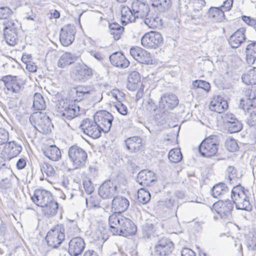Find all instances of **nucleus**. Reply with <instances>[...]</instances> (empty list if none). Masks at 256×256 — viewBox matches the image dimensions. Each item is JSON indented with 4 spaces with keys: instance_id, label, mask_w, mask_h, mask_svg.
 Instances as JSON below:
<instances>
[{
    "instance_id": "f257e3e1",
    "label": "nucleus",
    "mask_w": 256,
    "mask_h": 256,
    "mask_svg": "<svg viewBox=\"0 0 256 256\" xmlns=\"http://www.w3.org/2000/svg\"><path fill=\"white\" fill-rule=\"evenodd\" d=\"M121 14L122 21L126 23L135 22L137 18L144 20V24L149 28L156 27L158 24V16L150 20L146 17L150 12V8L148 4L139 0H134L130 6H121Z\"/></svg>"
},
{
    "instance_id": "f03ea898",
    "label": "nucleus",
    "mask_w": 256,
    "mask_h": 256,
    "mask_svg": "<svg viewBox=\"0 0 256 256\" xmlns=\"http://www.w3.org/2000/svg\"><path fill=\"white\" fill-rule=\"evenodd\" d=\"M110 231L113 235L126 237L136 232V226L130 218L116 214H112L108 218Z\"/></svg>"
},
{
    "instance_id": "7ed1b4c3",
    "label": "nucleus",
    "mask_w": 256,
    "mask_h": 256,
    "mask_svg": "<svg viewBox=\"0 0 256 256\" xmlns=\"http://www.w3.org/2000/svg\"><path fill=\"white\" fill-rule=\"evenodd\" d=\"M239 106L246 112V124L252 126H256V92L246 89Z\"/></svg>"
},
{
    "instance_id": "20e7f679",
    "label": "nucleus",
    "mask_w": 256,
    "mask_h": 256,
    "mask_svg": "<svg viewBox=\"0 0 256 256\" xmlns=\"http://www.w3.org/2000/svg\"><path fill=\"white\" fill-rule=\"evenodd\" d=\"M68 156L74 169L84 167L88 159V154L85 150L76 145L69 148Z\"/></svg>"
},
{
    "instance_id": "39448f33",
    "label": "nucleus",
    "mask_w": 256,
    "mask_h": 256,
    "mask_svg": "<svg viewBox=\"0 0 256 256\" xmlns=\"http://www.w3.org/2000/svg\"><path fill=\"white\" fill-rule=\"evenodd\" d=\"M231 198L232 200V202L235 204L236 209L247 211L252 210V206L244 188L234 186L232 190Z\"/></svg>"
},
{
    "instance_id": "423d86ee",
    "label": "nucleus",
    "mask_w": 256,
    "mask_h": 256,
    "mask_svg": "<svg viewBox=\"0 0 256 256\" xmlns=\"http://www.w3.org/2000/svg\"><path fill=\"white\" fill-rule=\"evenodd\" d=\"M218 150L217 136H212L204 139L200 144L198 150L202 156L210 158L214 156Z\"/></svg>"
},
{
    "instance_id": "0eeeda50",
    "label": "nucleus",
    "mask_w": 256,
    "mask_h": 256,
    "mask_svg": "<svg viewBox=\"0 0 256 256\" xmlns=\"http://www.w3.org/2000/svg\"><path fill=\"white\" fill-rule=\"evenodd\" d=\"M80 128L83 132L93 138H98L101 136L102 129L95 120L86 118L80 124Z\"/></svg>"
},
{
    "instance_id": "6e6552de",
    "label": "nucleus",
    "mask_w": 256,
    "mask_h": 256,
    "mask_svg": "<svg viewBox=\"0 0 256 256\" xmlns=\"http://www.w3.org/2000/svg\"><path fill=\"white\" fill-rule=\"evenodd\" d=\"M213 208L222 219L230 220L232 218V212L234 208L232 201L229 200H218L214 204Z\"/></svg>"
},
{
    "instance_id": "1a4fd4ad",
    "label": "nucleus",
    "mask_w": 256,
    "mask_h": 256,
    "mask_svg": "<svg viewBox=\"0 0 256 256\" xmlns=\"http://www.w3.org/2000/svg\"><path fill=\"white\" fill-rule=\"evenodd\" d=\"M64 228L59 226L50 230L46 237L48 244L53 248L58 247L64 239Z\"/></svg>"
},
{
    "instance_id": "9d476101",
    "label": "nucleus",
    "mask_w": 256,
    "mask_h": 256,
    "mask_svg": "<svg viewBox=\"0 0 256 256\" xmlns=\"http://www.w3.org/2000/svg\"><path fill=\"white\" fill-rule=\"evenodd\" d=\"M94 118L104 132L106 133L110 131L114 119L111 114L106 110L98 111Z\"/></svg>"
},
{
    "instance_id": "9b49d317",
    "label": "nucleus",
    "mask_w": 256,
    "mask_h": 256,
    "mask_svg": "<svg viewBox=\"0 0 256 256\" xmlns=\"http://www.w3.org/2000/svg\"><path fill=\"white\" fill-rule=\"evenodd\" d=\"M76 30L72 24H68L61 28L60 32V41L61 44L68 46L71 44L74 40Z\"/></svg>"
},
{
    "instance_id": "f8f14e48",
    "label": "nucleus",
    "mask_w": 256,
    "mask_h": 256,
    "mask_svg": "<svg viewBox=\"0 0 256 256\" xmlns=\"http://www.w3.org/2000/svg\"><path fill=\"white\" fill-rule=\"evenodd\" d=\"M35 128L40 132L47 134L51 132L52 123L50 118L45 113H36L35 117Z\"/></svg>"
},
{
    "instance_id": "ddd939ff",
    "label": "nucleus",
    "mask_w": 256,
    "mask_h": 256,
    "mask_svg": "<svg viewBox=\"0 0 256 256\" xmlns=\"http://www.w3.org/2000/svg\"><path fill=\"white\" fill-rule=\"evenodd\" d=\"M61 116L68 120H72L79 114L80 108L75 104H68L61 100L58 106Z\"/></svg>"
},
{
    "instance_id": "4468645a",
    "label": "nucleus",
    "mask_w": 256,
    "mask_h": 256,
    "mask_svg": "<svg viewBox=\"0 0 256 256\" xmlns=\"http://www.w3.org/2000/svg\"><path fill=\"white\" fill-rule=\"evenodd\" d=\"M32 202L38 206L42 208L53 199L50 192L45 190H36L31 196Z\"/></svg>"
},
{
    "instance_id": "2eb2a0df",
    "label": "nucleus",
    "mask_w": 256,
    "mask_h": 256,
    "mask_svg": "<svg viewBox=\"0 0 256 256\" xmlns=\"http://www.w3.org/2000/svg\"><path fill=\"white\" fill-rule=\"evenodd\" d=\"M142 45L147 48L156 49L160 45V33L150 31L146 34L141 38Z\"/></svg>"
},
{
    "instance_id": "dca6fc26",
    "label": "nucleus",
    "mask_w": 256,
    "mask_h": 256,
    "mask_svg": "<svg viewBox=\"0 0 256 256\" xmlns=\"http://www.w3.org/2000/svg\"><path fill=\"white\" fill-rule=\"evenodd\" d=\"M118 192L117 185L110 180L104 181L101 184L98 190L100 196L104 199L111 198Z\"/></svg>"
},
{
    "instance_id": "f3484780",
    "label": "nucleus",
    "mask_w": 256,
    "mask_h": 256,
    "mask_svg": "<svg viewBox=\"0 0 256 256\" xmlns=\"http://www.w3.org/2000/svg\"><path fill=\"white\" fill-rule=\"evenodd\" d=\"M93 74V70L86 65L76 67L71 73V77L76 82H85Z\"/></svg>"
},
{
    "instance_id": "a211bd4d",
    "label": "nucleus",
    "mask_w": 256,
    "mask_h": 256,
    "mask_svg": "<svg viewBox=\"0 0 256 256\" xmlns=\"http://www.w3.org/2000/svg\"><path fill=\"white\" fill-rule=\"evenodd\" d=\"M130 53L132 56L140 63L146 64H152V60L150 54L140 47L132 48Z\"/></svg>"
},
{
    "instance_id": "6ab92c4d",
    "label": "nucleus",
    "mask_w": 256,
    "mask_h": 256,
    "mask_svg": "<svg viewBox=\"0 0 256 256\" xmlns=\"http://www.w3.org/2000/svg\"><path fill=\"white\" fill-rule=\"evenodd\" d=\"M2 80L7 90L12 93L18 94L24 84L22 81L16 76L12 78L10 76H4Z\"/></svg>"
},
{
    "instance_id": "aec40b11",
    "label": "nucleus",
    "mask_w": 256,
    "mask_h": 256,
    "mask_svg": "<svg viewBox=\"0 0 256 256\" xmlns=\"http://www.w3.org/2000/svg\"><path fill=\"white\" fill-rule=\"evenodd\" d=\"M85 243L82 238H74L69 242L68 252L72 256H77L82 252Z\"/></svg>"
},
{
    "instance_id": "412c9836",
    "label": "nucleus",
    "mask_w": 256,
    "mask_h": 256,
    "mask_svg": "<svg viewBox=\"0 0 256 256\" xmlns=\"http://www.w3.org/2000/svg\"><path fill=\"white\" fill-rule=\"evenodd\" d=\"M130 206L128 200L122 196H116L112 201V210L114 212V214H120L126 210Z\"/></svg>"
},
{
    "instance_id": "4be33fe9",
    "label": "nucleus",
    "mask_w": 256,
    "mask_h": 256,
    "mask_svg": "<svg viewBox=\"0 0 256 256\" xmlns=\"http://www.w3.org/2000/svg\"><path fill=\"white\" fill-rule=\"evenodd\" d=\"M156 180L155 174L151 171L143 170L140 171L136 178V182L142 186H148Z\"/></svg>"
},
{
    "instance_id": "5701e85b",
    "label": "nucleus",
    "mask_w": 256,
    "mask_h": 256,
    "mask_svg": "<svg viewBox=\"0 0 256 256\" xmlns=\"http://www.w3.org/2000/svg\"><path fill=\"white\" fill-rule=\"evenodd\" d=\"M109 59L112 65L121 68H126L130 64L128 60L120 52L113 53L110 56Z\"/></svg>"
},
{
    "instance_id": "b1692460",
    "label": "nucleus",
    "mask_w": 256,
    "mask_h": 256,
    "mask_svg": "<svg viewBox=\"0 0 256 256\" xmlns=\"http://www.w3.org/2000/svg\"><path fill=\"white\" fill-rule=\"evenodd\" d=\"M211 110L218 113H222L228 108V104L226 100L220 96H214L209 106Z\"/></svg>"
},
{
    "instance_id": "393cba45",
    "label": "nucleus",
    "mask_w": 256,
    "mask_h": 256,
    "mask_svg": "<svg viewBox=\"0 0 256 256\" xmlns=\"http://www.w3.org/2000/svg\"><path fill=\"white\" fill-rule=\"evenodd\" d=\"M126 148L131 152H136L140 150L143 146L142 138L138 136L127 138L125 140Z\"/></svg>"
},
{
    "instance_id": "a878e982",
    "label": "nucleus",
    "mask_w": 256,
    "mask_h": 256,
    "mask_svg": "<svg viewBox=\"0 0 256 256\" xmlns=\"http://www.w3.org/2000/svg\"><path fill=\"white\" fill-rule=\"evenodd\" d=\"M245 30L241 28L237 30L230 38L228 43L232 48H238L246 40Z\"/></svg>"
},
{
    "instance_id": "bb28decb",
    "label": "nucleus",
    "mask_w": 256,
    "mask_h": 256,
    "mask_svg": "<svg viewBox=\"0 0 256 256\" xmlns=\"http://www.w3.org/2000/svg\"><path fill=\"white\" fill-rule=\"evenodd\" d=\"M161 103L164 108L172 110L178 104V100L174 94L166 93L161 96Z\"/></svg>"
},
{
    "instance_id": "cd10ccee",
    "label": "nucleus",
    "mask_w": 256,
    "mask_h": 256,
    "mask_svg": "<svg viewBox=\"0 0 256 256\" xmlns=\"http://www.w3.org/2000/svg\"><path fill=\"white\" fill-rule=\"evenodd\" d=\"M141 85L140 76L137 72H132L128 76L127 88L132 91L136 90Z\"/></svg>"
},
{
    "instance_id": "c85d7f7f",
    "label": "nucleus",
    "mask_w": 256,
    "mask_h": 256,
    "mask_svg": "<svg viewBox=\"0 0 256 256\" xmlns=\"http://www.w3.org/2000/svg\"><path fill=\"white\" fill-rule=\"evenodd\" d=\"M44 155L52 161H57L61 158V152L55 145H51L43 150Z\"/></svg>"
},
{
    "instance_id": "c756f323",
    "label": "nucleus",
    "mask_w": 256,
    "mask_h": 256,
    "mask_svg": "<svg viewBox=\"0 0 256 256\" xmlns=\"http://www.w3.org/2000/svg\"><path fill=\"white\" fill-rule=\"evenodd\" d=\"M208 16L213 22H221L225 19L224 10L220 7H211L208 12Z\"/></svg>"
},
{
    "instance_id": "7c9ffc66",
    "label": "nucleus",
    "mask_w": 256,
    "mask_h": 256,
    "mask_svg": "<svg viewBox=\"0 0 256 256\" xmlns=\"http://www.w3.org/2000/svg\"><path fill=\"white\" fill-rule=\"evenodd\" d=\"M146 110L149 112L150 115L153 117L154 122L158 126L160 123L159 120L160 119V109L157 108L152 100L149 99L147 101Z\"/></svg>"
},
{
    "instance_id": "2f4dec72",
    "label": "nucleus",
    "mask_w": 256,
    "mask_h": 256,
    "mask_svg": "<svg viewBox=\"0 0 256 256\" xmlns=\"http://www.w3.org/2000/svg\"><path fill=\"white\" fill-rule=\"evenodd\" d=\"M58 210V203L54 198L42 207L43 214L48 217H52L56 214Z\"/></svg>"
},
{
    "instance_id": "473e14b6",
    "label": "nucleus",
    "mask_w": 256,
    "mask_h": 256,
    "mask_svg": "<svg viewBox=\"0 0 256 256\" xmlns=\"http://www.w3.org/2000/svg\"><path fill=\"white\" fill-rule=\"evenodd\" d=\"M246 52L247 63L250 65L254 64L256 60V42L247 46Z\"/></svg>"
},
{
    "instance_id": "72a5a7b5",
    "label": "nucleus",
    "mask_w": 256,
    "mask_h": 256,
    "mask_svg": "<svg viewBox=\"0 0 256 256\" xmlns=\"http://www.w3.org/2000/svg\"><path fill=\"white\" fill-rule=\"evenodd\" d=\"M4 149L6 152L8 154L10 158H14L17 156L20 152L22 148L21 146L17 144L13 141L6 144Z\"/></svg>"
},
{
    "instance_id": "f704fd0d",
    "label": "nucleus",
    "mask_w": 256,
    "mask_h": 256,
    "mask_svg": "<svg viewBox=\"0 0 256 256\" xmlns=\"http://www.w3.org/2000/svg\"><path fill=\"white\" fill-rule=\"evenodd\" d=\"M76 57L69 52L64 54L60 58L58 66L59 68H63L72 64L76 60Z\"/></svg>"
},
{
    "instance_id": "c9c22d12",
    "label": "nucleus",
    "mask_w": 256,
    "mask_h": 256,
    "mask_svg": "<svg viewBox=\"0 0 256 256\" xmlns=\"http://www.w3.org/2000/svg\"><path fill=\"white\" fill-rule=\"evenodd\" d=\"M242 80L246 84H256V67H253L242 76Z\"/></svg>"
},
{
    "instance_id": "e433bc0d",
    "label": "nucleus",
    "mask_w": 256,
    "mask_h": 256,
    "mask_svg": "<svg viewBox=\"0 0 256 256\" xmlns=\"http://www.w3.org/2000/svg\"><path fill=\"white\" fill-rule=\"evenodd\" d=\"M228 192V188L223 182H220L213 186L211 190L212 195L214 198H218Z\"/></svg>"
},
{
    "instance_id": "4c0bfd02",
    "label": "nucleus",
    "mask_w": 256,
    "mask_h": 256,
    "mask_svg": "<svg viewBox=\"0 0 256 256\" xmlns=\"http://www.w3.org/2000/svg\"><path fill=\"white\" fill-rule=\"evenodd\" d=\"M110 32L114 40H118L120 38L121 34L124 30V28L117 23H112L109 24Z\"/></svg>"
},
{
    "instance_id": "58836bf2",
    "label": "nucleus",
    "mask_w": 256,
    "mask_h": 256,
    "mask_svg": "<svg viewBox=\"0 0 256 256\" xmlns=\"http://www.w3.org/2000/svg\"><path fill=\"white\" fill-rule=\"evenodd\" d=\"M33 108L37 110H42L46 108L44 99L39 93H36L34 96Z\"/></svg>"
},
{
    "instance_id": "ea45409f",
    "label": "nucleus",
    "mask_w": 256,
    "mask_h": 256,
    "mask_svg": "<svg viewBox=\"0 0 256 256\" xmlns=\"http://www.w3.org/2000/svg\"><path fill=\"white\" fill-rule=\"evenodd\" d=\"M4 37L6 43L10 46H14L18 42V36L17 31H6L4 32Z\"/></svg>"
},
{
    "instance_id": "a19ab883",
    "label": "nucleus",
    "mask_w": 256,
    "mask_h": 256,
    "mask_svg": "<svg viewBox=\"0 0 256 256\" xmlns=\"http://www.w3.org/2000/svg\"><path fill=\"white\" fill-rule=\"evenodd\" d=\"M168 157L170 162L178 163L182 160V155L180 149L172 148L170 150Z\"/></svg>"
},
{
    "instance_id": "79ce46f5",
    "label": "nucleus",
    "mask_w": 256,
    "mask_h": 256,
    "mask_svg": "<svg viewBox=\"0 0 256 256\" xmlns=\"http://www.w3.org/2000/svg\"><path fill=\"white\" fill-rule=\"evenodd\" d=\"M150 199V194L149 192L143 188H140L138 191V200L140 203L144 204L148 202Z\"/></svg>"
},
{
    "instance_id": "37998d69",
    "label": "nucleus",
    "mask_w": 256,
    "mask_h": 256,
    "mask_svg": "<svg viewBox=\"0 0 256 256\" xmlns=\"http://www.w3.org/2000/svg\"><path fill=\"white\" fill-rule=\"evenodd\" d=\"M40 167L42 173L46 174L47 176H54L56 174L55 170L52 166L46 162H42Z\"/></svg>"
},
{
    "instance_id": "c03bdc74",
    "label": "nucleus",
    "mask_w": 256,
    "mask_h": 256,
    "mask_svg": "<svg viewBox=\"0 0 256 256\" xmlns=\"http://www.w3.org/2000/svg\"><path fill=\"white\" fill-rule=\"evenodd\" d=\"M4 32L6 31H17L18 28L19 26L18 21L14 20H10L4 21Z\"/></svg>"
},
{
    "instance_id": "a18cd8bd",
    "label": "nucleus",
    "mask_w": 256,
    "mask_h": 256,
    "mask_svg": "<svg viewBox=\"0 0 256 256\" xmlns=\"http://www.w3.org/2000/svg\"><path fill=\"white\" fill-rule=\"evenodd\" d=\"M164 240H161V255L163 254L164 256L168 255L173 250V244L172 242L165 240L164 244Z\"/></svg>"
},
{
    "instance_id": "49530a36",
    "label": "nucleus",
    "mask_w": 256,
    "mask_h": 256,
    "mask_svg": "<svg viewBox=\"0 0 256 256\" xmlns=\"http://www.w3.org/2000/svg\"><path fill=\"white\" fill-rule=\"evenodd\" d=\"M100 199L96 196H90L86 198V204L89 208H100Z\"/></svg>"
},
{
    "instance_id": "de8ad7c7",
    "label": "nucleus",
    "mask_w": 256,
    "mask_h": 256,
    "mask_svg": "<svg viewBox=\"0 0 256 256\" xmlns=\"http://www.w3.org/2000/svg\"><path fill=\"white\" fill-rule=\"evenodd\" d=\"M226 126L230 133L238 132L242 128V124L238 120L227 124Z\"/></svg>"
},
{
    "instance_id": "09e8293b",
    "label": "nucleus",
    "mask_w": 256,
    "mask_h": 256,
    "mask_svg": "<svg viewBox=\"0 0 256 256\" xmlns=\"http://www.w3.org/2000/svg\"><path fill=\"white\" fill-rule=\"evenodd\" d=\"M90 88L88 87L79 86L76 88V94L78 96L82 98H88L90 94Z\"/></svg>"
},
{
    "instance_id": "8fccbe9b",
    "label": "nucleus",
    "mask_w": 256,
    "mask_h": 256,
    "mask_svg": "<svg viewBox=\"0 0 256 256\" xmlns=\"http://www.w3.org/2000/svg\"><path fill=\"white\" fill-rule=\"evenodd\" d=\"M192 86L194 88H200L204 90L206 92H208L210 88V84L204 80H196L192 83Z\"/></svg>"
},
{
    "instance_id": "3c124183",
    "label": "nucleus",
    "mask_w": 256,
    "mask_h": 256,
    "mask_svg": "<svg viewBox=\"0 0 256 256\" xmlns=\"http://www.w3.org/2000/svg\"><path fill=\"white\" fill-rule=\"evenodd\" d=\"M172 170V168L169 164H166L163 166L162 174L167 184L171 182Z\"/></svg>"
},
{
    "instance_id": "603ef678",
    "label": "nucleus",
    "mask_w": 256,
    "mask_h": 256,
    "mask_svg": "<svg viewBox=\"0 0 256 256\" xmlns=\"http://www.w3.org/2000/svg\"><path fill=\"white\" fill-rule=\"evenodd\" d=\"M226 172L228 174L230 183H237L238 178L236 174V170L235 168L233 166H228L227 168Z\"/></svg>"
},
{
    "instance_id": "864d4df0",
    "label": "nucleus",
    "mask_w": 256,
    "mask_h": 256,
    "mask_svg": "<svg viewBox=\"0 0 256 256\" xmlns=\"http://www.w3.org/2000/svg\"><path fill=\"white\" fill-rule=\"evenodd\" d=\"M226 144L227 150L230 152H236L238 149V144L234 139L227 140Z\"/></svg>"
},
{
    "instance_id": "5fc2aeb1",
    "label": "nucleus",
    "mask_w": 256,
    "mask_h": 256,
    "mask_svg": "<svg viewBox=\"0 0 256 256\" xmlns=\"http://www.w3.org/2000/svg\"><path fill=\"white\" fill-rule=\"evenodd\" d=\"M222 118L225 123V125L226 126L227 124H230V122L237 120L238 119L236 118L234 115L231 113H224L222 115Z\"/></svg>"
},
{
    "instance_id": "6e6d98bb",
    "label": "nucleus",
    "mask_w": 256,
    "mask_h": 256,
    "mask_svg": "<svg viewBox=\"0 0 256 256\" xmlns=\"http://www.w3.org/2000/svg\"><path fill=\"white\" fill-rule=\"evenodd\" d=\"M115 107L118 112L122 115L126 116L128 112V108L120 101H118L116 102L115 105Z\"/></svg>"
},
{
    "instance_id": "4d7b16f0",
    "label": "nucleus",
    "mask_w": 256,
    "mask_h": 256,
    "mask_svg": "<svg viewBox=\"0 0 256 256\" xmlns=\"http://www.w3.org/2000/svg\"><path fill=\"white\" fill-rule=\"evenodd\" d=\"M9 138V134L4 128H0V145L6 144Z\"/></svg>"
},
{
    "instance_id": "13d9d810",
    "label": "nucleus",
    "mask_w": 256,
    "mask_h": 256,
    "mask_svg": "<svg viewBox=\"0 0 256 256\" xmlns=\"http://www.w3.org/2000/svg\"><path fill=\"white\" fill-rule=\"evenodd\" d=\"M12 12L9 8L1 7L0 8V19H6L12 14Z\"/></svg>"
},
{
    "instance_id": "bf43d9fd",
    "label": "nucleus",
    "mask_w": 256,
    "mask_h": 256,
    "mask_svg": "<svg viewBox=\"0 0 256 256\" xmlns=\"http://www.w3.org/2000/svg\"><path fill=\"white\" fill-rule=\"evenodd\" d=\"M83 186L86 192L88 194H91L94 192V188L90 180H84L83 182Z\"/></svg>"
},
{
    "instance_id": "052dcab7",
    "label": "nucleus",
    "mask_w": 256,
    "mask_h": 256,
    "mask_svg": "<svg viewBox=\"0 0 256 256\" xmlns=\"http://www.w3.org/2000/svg\"><path fill=\"white\" fill-rule=\"evenodd\" d=\"M233 4V0H226L223 2L222 4L220 7L221 10L224 12H228L231 10Z\"/></svg>"
},
{
    "instance_id": "680f3d73",
    "label": "nucleus",
    "mask_w": 256,
    "mask_h": 256,
    "mask_svg": "<svg viewBox=\"0 0 256 256\" xmlns=\"http://www.w3.org/2000/svg\"><path fill=\"white\" fill-rule=\"evenodd\" d=\"M191 18L192 20H195L198 22L202 19V12L198 9H194L191 14Z\"/></svg>"
},
{
    "instance_id": "e2e57ef3",
    "label": "nucleus",
    "mask_w": 256,
    "mask_h": 256,
    "mask_svg": "<svg viewBox=\"0 0 256 256\" xmlns=\"http://www.w3.org/2000/svg\"><path fill=\"white\" fill-rule=\"evenodd\" d=\"M26 68L31 72H36L37 70L36 65L33 62L29 60L28 62H26Z\"/></svg>"
},
{
    "instance_id": "0e129e2a",
    "label": "nucleus",
    "mask_w": 256,
    "mask_h": 256,
    "mask_svg": "<svg viewBox=\"0 0 256 256\" xmlns=\"http://www.w3.org/2000/svg\"><path fill=\"white\" fill-rule=\"evenodd\" d=\"M182 256H196L195 252L191 249L184 248L181 250Z\"/></svg>"
},
{
    "instance_id": "69168bd1",
    "label": "nucleus",
    "mask_w": 256,
    "mask_h": 256,
    "mask_svg": "<svg viewBox=\"0 0 256 256\" xmlns=\"http://www.w3.org/2000/svg\"><path fill=\"white\" fill-rule=\"evenodd\" d=\"M170 6V0H161V11L168 9Z\"/></svg>"
},
{
    "instance_id": "338daca9",
    "label": "nucleus",
    "mask_w": 256,
    "mask_h": 256,
    "mask_svg": "<svg viewBox=\"0 0 256 256\" xmlns=\"http://www.w3.org/2000/svg\"><path fill=\"white\" fill-rule=\"evenodd\" d=\"M242 20L245 23L250 26H252L256 20V19L246 16H242Z\"/></svg>"
},
{
    "instance_id": "774afa93",
    "label": "nucleus",
    "mask_w": 256,
    "mask_h": 256,
    "mask_svg": "<svg viewBox=\"0 0 256 256\" xmlns=\"http://www.w3.org/2000/svg\"><path fill=\"white\" fill-rule=\"evenodd\" d=\"M89 53L92 56L99 61H101L103 59L102 56L100 52L90 50L89 52Z\"/></svg>"
}]
</instances>
